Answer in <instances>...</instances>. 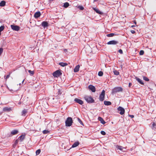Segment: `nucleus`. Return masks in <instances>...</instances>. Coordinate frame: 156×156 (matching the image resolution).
<instances>
[{"mask_svg": "<svg viewBox=\"0 0 156 156\" xmlns=\"http://www.w3.org/2000/svg\"><path fill=\"white\" fill-rule=\"evenodd\" d=\"M1 35V33H0V36Z\"/></svg>", "mask_w": 156, "mask_h": 156, "instance_id": "nucleus-51", "label": "nucleus"}, {"mask_svg": "<svg viewBox=\"0 0 156 156\" xmlns=\"http://www.w3.org/2000/svg\"><path fill=\"white\" fill-rule=\"evenodd\" d=\"M41 152V150L40 149H38L36 151V153L37 155H38L40 154Z\"/></svg>", "mask_w": 156, "mask_h": 156, "instance_id": "nucleus-31", "label": "nucleus"}, {"mask_svg": "<svg viewBox=\"0 0 156 156\" xmlns=\"http://www.w3.org/2000/svg\"><path fill=\"white\" fill-rule=\"evenodd\" d=\"M78 8L81 10H83L84 9V8L82 6H79Z\"/></svg>", "mask_w": 156, "mask_h": 156, "instance_id": "nucleus-39", "label": "nucleus"}, {"mask_svg": "<svg viewBox=\"0 0 156 156\" xmlns=\"http://www.w3.org/2000/svg\"><path fill=\"white\" fill-rule=\"evenodd\" d=\"M80 67V66L79 65H77L74 68V71L75 72H78L79 71Z\"/></svg>", "mask_w": 156, "mask_h": 156, "instance_id": "nucleus-15", "label": "nucleus"}, {"mask_svg": "<svg viewBox=\"0 0 156 156\" xmlns=\"http://www.w3.org/2000/svg\"><path fill=\"white\" fill-rule=\"evenodd\" d=\"M73 120L72 118L70 117H68L65 122L66 126H70L73 123Z\"/></svg>", "mask_w": 156, "mask_h": 156, "instance_id": "nucleus-2", "label": "nucleus"}, {"mask_svg": "<svg viewBox=\"0 0 156 156\" xmlns=\"http://www.w3.org/2000/svg\"><path fill=\"white\" fill-rule=\"evenodd\" d=\"M131 32L133 34H134L135 33V31L134 30H131Z\"/></svg>", "mask_w": 156, "mask_h": 156, "instance_id": "nucleus-42", "label": "nucleus"}, {"mask_svg": "<svg viewBox=\"0 0 156 156\" xmlns=\"http://www.w3.org/2000/svg\"><path fill=\"white\" fill-rule=\"evenodd\" d=\"M11 27L12 30L16 31H19L20 28V27L19 26L13 25H11Z\"/></svg>", "mask_w": 156, "mask_h": 156, "instance_id": "nucleus-6", "label": "nucleus"}, {"mask_svg": "<svg viewBox=\"0 0 156 156\" xmlns=\"http://www.w3.org/2000/svg\"><path fill=\"white\" fill-rule=\"evenodd\" d=\"M116 147H117L118 149L120 150L121 151L124 148L120 146H116Z\"/></svg>", "mask_w": 156, "mask_h": 156, "instance_id": "nucleus-26", "label": "nucleus"}, {"mask_svg": "<svg viewBox=\"0 0 156 156\" xmlns=\"http://www.w3.org/2000/svg\"><path fill=\"white\" fill-rule=\"evenodd\" d=\"M113 73L114 74L116 75H118L119 74V72L116 70H114L113 71Z\"/></svg>", "mask_w": 156, "mask_h": 156, "instance_id": "nucleus-27", "label": "nucleus"}, {"mask_svg": "<svg viewBox=\"0 0 156 156\" xmlns=\"http://www.w3.org/2000/svg\"><path fill=\"white\" fill-rule=\"evenodd\" d=\"M103 72L101 71L99 72L98 73V75L100 76H102L103 75Z\"/></svg>", "mask_w": 156, "mask_h": 156, "instance_id": "nucleus-30", "label": "nucleus"}, {"mask_svg": "<svg viewBox=\"0 0 156 156\" xmlns=\"http://www.w3.org/2000/svg\"><path fill=\"white\" fill-rule=\"evenodd\" d=\"M41 15V13L40 12L38 11L37 12H36L34 15V17L36 18H37L39 17Z\"/></svg>", "mask_w": 156, "mask_h": 156, "instance_id": "nucleus-12", "label": "nucleus"}, {"mask_svg": "<svg viewBox=\"0 0 156 156\" xmlns=\"http://www.w3.org/2000/svg\"><path fill=\"white\" fill-rule=\"evenodd\" d=\"M10 76V74H9V75H7L6 76V79H7Z\"/></svg>", "mask_w": 156, "mask_h": 156, "instance_id": "nucleus-44", "label": "nucleus"}, {"mask_svg": "<svg viewBox=\"0 0 156 156\" xmlns=\"http://www.w3.org/2000/svg\"><path fill=\"white\" fill-rule=\"evenodd\" d=\"M79 144V143L78 142H75L72 145V147H75L77 146Z\"/></svg>", "mask_w": 156, "mask_h": 156, "instance_id": "nucleus-21", "label": "nucleus"}, {"mask_svg": "<svg viewBox=\"0 0 156 156\" xmlns=\"http://www.w3.org/2000/svg\"><path fill=\"white\" fill-rule=\"evenodd\" d=\"M67 49H65L64 50V51L65 52H67Z\"/></svg>", "mask_w": 156, "mask_h": 156, "instance_id": "nucleus-47", "label": "nucleus"}, {"mask_svg": "<svg viewBox=\"0 0 156 156\" xmlns=\"http://www.w3.org/2000/svg\"><path fill=\"white\" fill-rule=\"evenodd\" d=\"M129 116L131 117V118H133L134 117V116L133 115H129Z\"/></svg>", "mask_w": 156, "mask_h": 156, "instance_id": "nucleus-43", "label": "nucleus"}, {"mask_svg": "<svg viewBox=\"0 0 156 156\" xmlns=\"http://www.w3.org/2000/svg\"><path fill=\"white\" fill-rule=\"evenodd\" d=\"M105 91L104 90H103L101 92L99 97V100L100 101H102L104 100L105 97Z\"/></svg>", "mask_w": 156, "mask_h": 156, "instance_id": "nucleus-4", "label": "nucleus"}, {"mask_svg": "<svg viewBox=\"0 0 156 156\" xmlns=\"http://www.w3.org/2000/svg\"><path fill=\"white\" fill-rule=\"evenodd\" d=\"M144 51L143 50H141L140 51L139 54L140 55H144Z\"/></svg>", "mask_w": 156, "mask_h": 156, "instance_id": "nucleus-35", "label": "nucleus"}, {"mask_svg": "<svg viewBox=\"0 0 156 156\" xmlns=\"http://www.w3.org/2000/svg\"><path fill=\"white\" fill-rule=\"evenodd\" d=\"M122 88L120 87H115L112 90L113 92H122Z\"/></svg>", "mask_w": 156, "mask_h": 156, "instance_id": "nucleus-5", "label": "nucleus"}, {"mask_svg": "<svg viewBox=\"0 0 156 156\" xmlns=\"http://www.w3.org/2000/svg\"><path fill=\"white\" fill-rule=\"evenodd\" d=\"M3 51V49L2 48H0V55H1Z\"/></svg>", "mask_w": 156, "mask_h": 156, "instance_id": "nucleus-37", "label": "nucleus"}, {"mask_svg": "<svg viewBox=\"0 0 156 156\" xmlns=\"http://www.w3.org/2000/svg\"><path fill=\"white\" fill-rule=\"evenodd\" d=\"M119 52L121 54H122L123 53V51L122 49H120L119 50Z\"/></svg>", "mask_w": 156, "mask_h": 156, "instance_id": "nucleus-40", "label": "nucleus"}, {"mask_svg": "<svg viewBox=\"0 0 156 156\" xmlns=\"http://www.w3.org/2000/svg\"><path fill=\"white\" fill-rule=\"evenodd\" d=\"M11 110V108L10 107H6L3 108V111L4 112H9Z\"/></svg>", "mask_w": 156, "mask_h": 156, "instance_id": "nucleus-11", "label": "nucleus"}, {"mask_svg": "<svg viewBox=\"0 0 156 156\" xmlns=\"http://www.w3.org/2000/svg\"><path fill=\"white\" fill-rule=\"evenodd\" d=\"M101 133L103 135H105L106 134L105 132L104 131H101Z\"/></svg>", "mask_w": 156, "mask_h": 156, "instance_id": "nucleus-36", "label": "nucleus"}, {"mask_svg": "<svg viewBox=\"0 0 156 156\" xmlns=\"http://www.w3.org/2000/svg\"><path fill=\"white\" fill-rule=\"evenodd\" d=\"M27 113V110L25 109H24L22 111V115L24 116L26 115V114Z\"/></svg>", "mask_w": 156, "mask_h": 156, "instance_id": "nucleus-24", "label": "nucleus"}, {"mask_svg": "<svg viewBox=\"0 0 156 156\" xmlns=\"http://www.w3.org/2000/svg\"><path fill=\"white\" fill-rule=\"evenodd\" d=\"M18 131L17 129H15L12 130L10 134L11 135H13L17 134L18 133Z\"/></svg>", "mask_w": 156, "mask_h": 156, "instance_id": "nucleus-13", "label": "nucleus"}, {"mask_svg": "<svg viewBox=\"0 0 156 156\" xmlns=\"http://www.w3.org/2000/svg\"><path fill=\"white\" fill-rule=\"evenodd\" d=\"M132 83H129V87H130L132 86Z\"/></svg>", "mask_w": 156, "mask_h": 156, "instance_id": "nucleus-45", "label": "nucleus"}, {"mask_svg": "<svg viewBox=\"0 0 156 156\" xmlns=\"http://www.w3.org/2000/svg\"><path fill=\"white\" fill-rule=\"evenodd\" d=\"M143 79L144 80L146 81H148L149 80V79L147 77L145 76H143Z\"/></svg>", "mask_w": 156, "mask_h": 156, "instance_id": "nucleus-28", "label": "nucleus"}, {"mask_svg": "<svg viewBox=\"0 0 156 156\" xmlns=\"http://www.w3.org/2000/svg\"><path fill=\"white\" fill-rule=\"evenodd\" d=\"M84 98L88 103H91L94 102V100L90 96H85L84 97Z\"/></svg>", "mask_w": 156, "mask_h": 156, "instance_id": "nucleus-1", "label": "nucleus"}, {"mask_svg": "<svg viewBox=\"0 0 156 156\" xmlns=\"http://www.w3.org/2000/svg\"><path fill=\"white\" fill-rule=\"evenodd\" d=\"M5 1H2L0 3V6H4L5 5Z\"/></svg>", "mask_w": 156, "mask_h": 156, "instance_id": "nucleus-23", "label": "nucleus"}, {"mask_svg": "<svg viewBox=\"0 0 156 156\" xmlns=\"http://www.w3.org/2000/svg\"><path fill=\"white\" fill-rule=\"evenodd\" d=\"M118 110L119 111H120L119 113L121 115H123L125 113V109L121 107H119L118 108Z\"/></svg>", "mask_w": 156, "mask_h": 156, "instance_id": "nucleus-7", "label": "nucleus"}, {"mask_svg": "<svg viewBox=\"0 0 156 156\" xmlns=\"http://www.w3.org/2000/svg\"><path fill=\"white\" fill-rule=\"evenodd\" d=\"M135 27V26L134 25H132L131 26V27Z\"/></svg>", "mask_w": 156, "mask_h": 156, "instance_id": "nucleus-49", "label": "nucleus"}, {"mask_svg": "<svg viewBox=\"0 0 156 156\" xmlns=\"http://www.w3.org/2000/svg\"><path fill=\"white\" fill-rule=\"evenodd\" d=\"M114 34H113V33H110V34H108L107 35V37H112L113 36H114Z\"/></svg>", "mask_w": 156, "mask_h": 156, "instance_id": "nucleus-29", "label": "nucleus"}, {"mask_svg": "<svg viewBox=\"0 0 156 156\" xmlns=\"http://www.w3.org/2000/svg\"><path fill=\"white\" fill-rule=\"evenodd\" d=\"M18 140H16L15 141V143L16 144H17L18 143Z\"/></svg>", "mask_w": 156, "mask_h": 156, "instance_id": "nucleus-46", "label": "nucleus"}, {"mask_svg": "<svg viewBox=\"0 0 156 156\" xmlns=\"http://www.w3.org/2000/svg\"><path fill=\"white\" fill-rule=\"evenodd\" d=\"M43 133L44 134H46L48 133L49 132V131L48 130H44L43 131Z\"/></svg>", "mask_w": 156, "mask_h": 156, "instance_id": "nucleus-34", "label": "nucleus"}, {"mask_svg": "<svg viewBox=\"0 0 156 156\" xmlns=\"http://www.w3.org/2000/svg\"><path fill=\"white\" fill-rule=\"evenodd\" d=\"M135 79L137 80L138 82L140 84L142 85H144V83L142 81V80L138 77H136Z\"/></svg>", "mask_w": 156, "mask_h": 156, "instance_id": "nucleus-18", "label": "nucleus"}, {"mask_svg": "<svg viewBox=\"0 0 156 156\" xmlns=\"http://www.w3.org/2000/svg\"><path fill=\"white\" fill-rule=\"evenodd\" d=\"M69 3L67 2H66L64 3L63 6L65 8H66L68 7L69 6Z\"/></svg>", "mask_w": 156, "mask_h": 156, "instance_id": "nucleus-25", "label": "nucleus"}, {"mask_svg": "<svg viewBox=\"0 0 156 156\" xmlns=\"http://www.w3.org/2000/svg\"><path fill=\"white\" fill-rule=\"evenodd\" d=\"M104 104L105 105H111L112 103L110 101H104Z\"/></svg>", "mask_w": 156, "mask_h": 156, "instance_id": "nucleus-20", "label": "nucleus"}, {"mask_svg": "<svg viewBox=\"0 0 156 156\" xmlns=\"http://www.w3.org/2000/svg\"><path fill=\"white\" fill-rule=\"evenodd\" d=\"M134 23L136 24V21H134Z\"/></svg>", "mask_w": 156, "mask_h": 156, "instance_id": "nucleus-48", "label": "nucleus"}, {"mask_svg": "<svg viewBox=\"0 0 156 156\" xmlns=\"http://www.w3.org/2000/svg\"><path fill=\"white\" fill-rule=\"evenodd\" d=\"M152 126L154 127L155 128V127L156 126V124L154 122H153V123L152 124Z\"/></svg>", "mask_w": 156, "mask_h": 156, "instance_id": "nucleus-41", "label": "nucleus"}, {"mask_svg": "<svg viewBox=\"0 0 156 156\" xmlns=\"http://www.w3.org/2000/svg\"><path fill=\"white\" fill-rule=\"evenodd\" d=\"M74 101L76 103L79 104L80 105H82L83 104V102L81 100L77 98H75Z\"/></svg>", "mask_w": 156, "mask_h": 156, "instance_id": "nucleus-10", "label": "nucleus"}, {"mask_svg": "<svg viewBox=\"0 0 156 156\" xmlns=\"http://www.w3.org/2000/svg\"><path fill=\"white\" fill-rule=\"evenodd\" d=\"M118 43V41H115V40H112L110 41H109L107 43V44L108 45L110 44H112V45H115L116 44Z\"/></svg>", "mask_w": 156, "mask_h": 156, "instance_id": "nucleus-8", "label": "nucleus"}, {"mask_svg": "<svg viewBox=\"0 0 156 156\" xmlns=\"http://www.w3.org/2000/svg\"><path fill=\"white\" fill-rule=\"evenodd\" d=\"M78 120L79 122H80V123L82 124V125H83V122H82V121H81V120L79 118H78Z\"/></svg>", "mask_w": 156, "mask_h": 156, "instance_id": "nucleus-38", "label": "nucleus"}, {"mask_svg": "<svg viewBox=\"0 0 156 156\" xmlns=\"http://www.w3.org/2000/svg\"><path fill=\"white\" fill-rule=\"evenodd\" d=\"M98 119L103 124H104L106 122L101 117H99Z\"/></svg>", "mask_w": 156, "mask_h": 156, "instance_id": "nucleus-14", "label": "nucleus"}, {"mask_svg": "<svg viewBox=\"0 0 156 156\" xmlns=\"http://www.w3.org/2000/svg\"><path fill=\"white\" fill-rule=\"evenodd\" d=\"M88 88L92 92H94L96 91V88L94 86L92 85H90L88 87Z\"/></svg>", "mask_w": 156, "mask_h": 156, "instance_id": "nucleus-9", "label": "nucleus"}, {"mask_svg": "<svg viewBox=\"0 0 156 156\" xmlns=\"http://www.w3.org/2000/svg\"><path fill=\"white\" fill-rule=\"evenodd\" d=\"M4 26H2L0 27V33L4 29Z\"/></svg>", "mask_w": 156, "mask_h": 156, "instance_id": "nucleus-32", "label": "nucleus"}, {"mask_svg": "<svg viewBox=\"0 0 156 156\" xmlns=\"http://www.w3.org/2000/svg\"><path fill=\"white\" fill-rule=\"evenodd\" d=\"M59 64L62 67H64L68 65V64L64 62H60L59 63Z\"/></svg>", "mask_w": 156, "mask_h": 156, "instance_id": "nucleus-22", "label": "nucleus"}, {"mask_svg": "<svg viewBox=\"0 0 156 156\" xmlns=\"http://www.w3.org/2000/svg\"><path fill=\"white\" fill-rule=\"evenodd\" d=\"M93 9L94 11H95L96 12L99 14H102V12L100 11L98 9H97L95 8H93Z\"/></svg>", "mask_w": 156, "mask_h": 156, "instance_id": "nucleus-19", "label": "nucleus"}, {"mask_svg": "<svg viewBox=\"0 0 156 156\" xmlns=\"http://www.w3.org/2000/svg\"><path fill=\"white\" fill-rule=\"evenodd\" d=\"M25 135H22L18 139H19L21 142H22L25 139Z\"/></svg>", "mask_w": 156, "mask_h": 156, "instance_id": "nucleus-17", "label": "nucleus"}, {"mask_svg": "<svg viewBox=\"0 0 156 156\" xmlns=\"http://www.w3.org/2000/svg\"><path fill=\"white\" fill-rule=\"evenodd\" d=\"M29 73H30V74L33 75L34 74V71H31V70H29L28 71Z\"/></svg>", "mask_w": 156, "mask_h": 156, "instance_id": "nucleus-33", "label": "nucleus"}, {"mask_svg": "<svg viewBox=\"0 0 156 156\" xmlns=\"http://www.w3.org/2000/svg\"><path fill=\"white\" fill-rule=\"evenodd\" d=\"M98 0H94V2H96V1H98Z\"/></svg>", "mask_w": 156, "mask_h": 156, "instance_id": "nucleus-50", "label": "nucleus"}, {"mask_svg": "<svg viewBox=\"0 0 156 156\" xmlns=\"http://www.w3.org/2000/svg\"><path fill=\"white\" fill-rule=\"evenodd\" d=\"M42 25L44 27H46L48 26V23L46 21H43L42 23Z\"/></svg>", "mask_w": 156, "mask_h": 156, "instance_id": "nucleus-16", "label": "nucleus"}, {"mask_svg": "<svg viewBox=\"0 0 156 156\" xmlns=\"http://www.w3.org/2000/svg\"><path fill=\"white\" fill-rule=\"evenodd\" d=\"M62 73L60 70H57L54 72L53 73V76L55 77H58L61 75Z\"/></svg>", "mask_w": 156, "mask_h": 156, "instance_id": "nucleus-3", "label": "nucleus"}]
</instances>
